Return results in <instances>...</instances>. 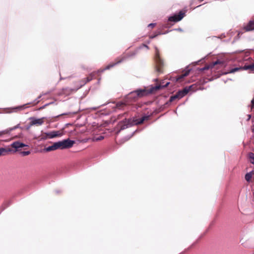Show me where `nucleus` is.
Returning a JSON list of instances; mask_svg holds the SVG:
<instances>
[{
    "label": "nucleus",
    "mask_w": 254,
    "mask_h": 254,
    "mask_svg": "<svg viewBox=\"0 0 254 254\" xmlns=\"http://www.w3.org/2000/svg\"><path fill=\"white\" fill-rule=\"evenodd\" d=\"M57 149H58V148L56 142L54 143L53 145L48 146L45 149L46 151L48 152L55 150Z\"/></svg>",
    "instance_id": "dca6fc26"
},
{
    "label": "nucleus",
    "mask_w": 254,
    "mask_h": 254,
    "mask_svg": "<svg viewBox=\"0 0 254 254\" xmlns=\"http://www.w3.org/2000/svg\"><path fill=\"white\" fill-rule=\"evenodd\" d=\"M11 151V149H10L9 148H2V147L0 148V156L5 155L7 153L10 152Z\"/></svg>",
    "instance_id": "4468645a"
},
{
    "label": "nucleus",
    "mask_w": 254,
    "mask_h": 254,
    "mask_svg": "<svg viewBox=\"0 0 254 254\" xmlns=\"http://www.w3.org/2000/svg\"><path fill=\"white\" fill-rule=\"evenodd\" d=\"M45 118H42L40 119H36L34 118H31L30 120H31L30 125V126L34 125H41L44 123Z\"/></svg>",
    "instance_id": "0eeeda50"
},
{
    "label": "nucleus",
    "mask_w": 254,
    "mask_h": 254,
    "mask_svg": "<svg viewBox=\"0 0 254 254\" xmlns=\"http://www.w3.org/2000/svg\"><path fill=\"white\" fill-rule=\"evenodd\" d=\"M254 175V172H251L247 173L245 175L246 180L247 182H250Z\"/></svg>",
    "instance_id": "2eb2a0df"
},
{
    "label": "nucleus",
    "mask_w": 254,
    "mask_h": 254,
    "mask_svg": "<svg viewBox=\"0 0 254 254\" xmlns=\"http://www.w3.org/2000/svg\"><path fill=\"white\" fill-rule=\"evenodd\" d=\"M103 138H104V136H102V135H100V136H99L98 137H96V136L94 137L93 138V140L94 141H97L101 140Z\"/></svg>",
    "instance_id": "4be33fe9"
},
{
    "label": "nucleus",
    "mask_w": 254,
    "mask_h": 254,
    "mask_svg": "<svg viewBox=\"0 0 254 254\" xmlns=\"http://www.w3.org/2000/svg\"><path fill=\"white\" fill-rule=\"evenodd\" d=\"M184 16V13L182 11L180 12L179 15H174V16H170L168 20L170 21L178 22L180 21Z\"/></svg>",
    "instance_id": "423d86ee"
},
{
    "label": "nucleus",
    "mask_w": 254,
    "mask_h": 254,
    "mask_svg": "<svg viewBox=\"0 0 254 254\" xmlns=\"http://www.w3.org/2000/svg\"><path fill=\"white\" fill-rule=\"evenodd\" d=\"M57 148L64 149L71 148L75 143V141L70 140L69 138L64 139L56 142Z\"/></svg>",
    "instance_id": "7ed1b4c3"
},
{
    "label": "nucleus",
    "mask_w": 254,
    "mask_h": 254,
    "mask_svg": "<svg viewBox=\"0 0 254 254\" xmlns=\"http://www.w3.org/2000/svg\"><path fill=\"white\" fill-rule=\"evenodd\" d=\"M46 139H51L63 135V132L60 130H54L45 133Z\"/></svg>",
    "instance_id": "39448f33"
},
{
    "label": "nucleus",
    "mask_w": 254,
    "mask_h": 254,
    "mask_svg": "<svg viewBox=\"0 0 254 254\" xmlns=\"http://www.w3.org/2000/svg\"><path fill=\"white\" fill-rule=\"evenodd\" d=\"M250 162L254 164V153H250L249 155Z\"/></svg>",
    "instance_id": "aec40b11"
},
{
    "label": "nucleus",
    "mask_w": 254,
    "mask_h": 254,
    "mask_svg": "<svg viewBox=\"0 0 254 254\" xmlns=\"http://www.w3.org/2000/svg\"><path fill=\"white\" fill-rule=\"evenodd\" d=\"M30 152L29 151H22L21 152V154L23 155V156H27V155H28L29 154H30Z\"/></svg>",
    "instance_id": "5701e85b"
},
{
    "label": "nucleus",
    "mask_w": 254,
    "mask_h": 254,
    "mask_svg": "<svg viewBox=\"0 0 254 254\" xmlns=\"http://www.w3.org/2000/svg\"><path fill=\"white\" fill-rule=\"evenodd\" d=\"M25 105L20 106L10 109H7L5 112L6 113H11L12 112H17L18 110H21L24 109Z\"/></svg>",
    "instance_id": "9b49d317"
},
{
    "label": "nucleus",
    "mask_w": 254,
    "mask_h": 254,
    "mask_svg": "<svg viewBox=\"0 0 254 254\" xmlns=\"http://www.w3.org/2000/svg\"><path fill=\"white\" fill-rule=\"evenodd\" d=\"M220 63H222L221 62H220V61L218 60L215 62L213 63V65H216L217 64H220Z\"/></svg>",
    "instance_id": "a878e982"
},
{
    "label": "nucleus",
    "mask_w": 254,
    "mask_h": 254,
    "mask_svg": "<svg viewBox=\"0 0 254 254\" xmlns=\"http://www.w3.org/2000/svg\"><path fill=\"white\" fill-rule=\"evenodd\" d=\"M92 78V77H88L87 78V81L88 82L89 81H90Z\"/></svg>",
    "instance_id": "cd10ccee"
},
{
    "label": "nucleus",
    "mask_w": 254,
    "mask_h": 254,
    "mask_svg": "<svg viewBox=\"0 0 254 254\" xmlns=\"http://www.w3.org/2000/svg\"><path fill=\"white\" fill-rule=\"evenodd\" d=\"M244 70L250 69L254 73V64H251L248 65H245L243 66Z\"/></svg>",
    "instance_id": "a211bd4d"
},
{
    "label": "nucleus",
    "mask_w": 254,
    "mask_h": 254,
    "mask_svg": "<svg viewBox=\"0 0 254 254\" xmlns=\"http://www.w3.org/2000/svg\"><path fill=\"white\" fill-rule=\"evenodd\" d=\"M251 115H249L248 116V118H249L248 120H249L251 118Z\"/></svg>",
    "instance_id": "7c9ffc66"
},
{
    "label": "nucleus",
    "mask_w": 254,
    "mask_h": 254,
    "mask_svg": "<svg viewBox=\"0 0 254 254\" xmlns=\"http://www.w3.org/2000/svg\"><path fill=\"white\" fill-rule=\"evenodd\" d=\"M121 62V61H118L117 62L115 63H114V64H109L108 65H107L103 70H102L101 71H103V70H107V69H110L111 67H113L115 65H116V64L119 63Z\"/></svg>",
    "instance_id": "6ab92c4d"
},
{
    "label": "nucleus",
    "mask_w": 254,
    "mask_h": 254,
    "mask_svg": "<svg viewBox=\"0 0 254 254\" xmlns=\"http://www.w3.org/2000/svg\"><path fill=\"white\" fill-rule=\"evenodd\" d=\"M240 70H244L243 69V66L233 68L230 69L229 71L225 73V74L234 73V72H235L236 71H239Z\"/></svg>",
    "instance_id": "f3484780"
},
{
    "label": "nucleus",
    "mask_w": 254,
    "mask_h": 254,
    "mask_svg": "<svg viewBox=\"0 0 254 254\" xmlns=\"http://www.w3.org/2000/svg\"><path fill=\"white\" fill-rule=\"evenodd\" d=\"M189 70H188L186 71L183 74L178 76L177 77H172V80L175 81H180L182 78H184L185 77L188 76L189 74Z\"/></svg>",
    "instance_id": "ddd939ff"
},
{
    "label": "nucleus",
    "mask_w": 254,
    "mask_h": 254,
    "mask_svg": "<svg viewBox=\"0 0 254 254\" xmlns=\"http://www.w3.org/2000/svg\"><path fill=\"white\" fill-rule=\"evenodd\" d=\"M148 93L145 89H138L130 92L128 95V98H133V100H135L137 98L141 97L147 95Z\"/></svg>",
    "instance_id": "20e7f679"
},
{
    "label": "nucleus",
    "mask_w": 254,
    "mask_h": 254,
    "mask_svg": "<svg viewBox=\"0 0 254 254\" xmlns=\"http://www.w3.org/2000/svg\"><path fill=\"white\" fill-rule=\"evenodd\" d=\"M155 60L156 62L159 65H161L162 64V61L159 56V50L157 47H155Z\"/></svg>",
    "instance_id": "6e6552de"
},
{
    "label": "nucleus",
    "mask_w": 254,
    "mask_h": 254,
    "mask_svg": "<svg viewBox=\"0 0 254 254\" xmlns=\"http://www.w3.org/2000/svg\"><path fill=\"white\" fill-rule=\"evenodd\" d=\"M157 70H158V72H161V69H160L159 67H158V68L157 69Z\"/></svg>",
    "instance_id": "c85d7f7f"
},
{
    "label": "nucleus",
    "mask_w": 254,
    "mask_h": 254,
    "mask_svg": "<svg viewBox=\"0 0 254 254\" xmlns=\"http://www.w3.org/2000/svg\"><path fill=\"white\" fill-rule=\"evenodd\" d=\"M148 118L149 117L144 116L140 119H137L135 118L128 120L126 119L125 121H123L119 123V127H120L121 130H123L132 126L141 124Z\"/></svg>",
    "instance_id": "f257e3e1"
},
{
    "label": "nucleus",
    "mask_w": 254,
    "mask_h": 254,
    "mask_svg": "<svg viewBox=\"0 0 254 254\" xmlns=\"http://www.w3.org/2000/svg\"><path fill=\"white\" fill-rule=\"evenodd\" d=\"M155 25V23H150L148 25V27H153Z\"/></svg>",
    "instance_id": "bb28decb"
},
{
    "label": "nucleus",
    "mask_w": 254,
    "mask_h": 254,
    "mask_svg": "<svg viewBox=\"0 0 254 254\" xmlns=\"http://www.w3.org/2000/svg\"><path fill=\"white\" fill-rule=\"evenodd\" d=\"M169 82H167L165 83L163 82L161 83L159 85H156L155 87L152 88V89L150 91V92H153L154 90H159L162 88L166 87L169 84Z\"/></svg>",
    "instance_id": "9d476101"
},
{
    "label": "nucleus",
    "mask_w": 254,
    "mask_h": 254,
    "mask_svg": "<svg viewBox=\"0 0 254 254\" xmlns=\"http://www.w3.org/2000/svg\"><path fill=\"white\" fill-rule=\"evenodd\" d=\"M144 46H145V47H146L147 48H148V46H146V45H144Z\"/></svg>",
    "instance_id": "2f4dec72"
},
{
    "label": "nucleus",
    "mask_w": 254,
    "mask_h": 254,
    "mask_svg": "<svg viewBox=\"0 0 254 254\" xmlns=\"http://www.w3.org/2000/svg\"><path fill=\"white\" fill-rule=\"evenodd\" d=\"M246 31H250L254 29V20L250 21L248 24L244 27Z\"/></svg>",
    "instance_id": "f8f14e48"
},
{
    "label": "nucleus",
    "mask_w": 254,
    "mask_h": 254,
    "mask_svg": "<svg viewBox=\"0 0 254 254\" xmlns=\"http://www.w3.org/2000/svg\"><path fill=\"white\" fill-rule=\"evenodd\" d=\"M27 146H28L27 145H26V144H25L23 143L20 142L19 141H15L11 144V146L12 148L16 149V150H17L18 149H19L20 148H22L23 147Z\"/></svg>",
    "instance_id": "1a4fd4ad"
},
{
    "label": "nucleus",
    "mask_w": 254,
    "mask_h": 254,
    "mask_svg": "<svg viewBox=\"0 0 254 254\" xmlns=\"http://www.w3.org/2000/svg\"><path fill=\"white\" fill-rule=\"evenodd\" d=\"M19 127V125H17L12 127H10V128L11 130L12 131V130L15 129L16 128H18Z\"/></svg>",
    "instance_id": "393cba45"
},
{
    "label": "nucleus",
    "mask_w": 254,
    "mask_h": 254,
    "mask_svg": "<svg viewBox=\"0 0 254 254\" xmlns=\"http://www.w3.org/2000/svg\"><path fill=\"white\" fill-rule=\"evenodd\" d=\"M194 85H190L189 87L184 88L182 90L179 91L174 96H171L170 99V101L172 102L175 99H180L185 96L190 91L193 90V87Z\"/></svg>",
    "instance_id": "f03ea898"
},
{
    "label": "nucleus",
    "mask_w": 254,
    "mask_h": 254,
    "mask_svg": "<svg viewBox=\"0 0 254 254\" xmlns=\"http://www.w3.org/2000/svg\"><path fill=\"white\" fill-rule=\"evenodd\" d=\"M156 36H150V38H153L155 37Z\"/></svg>",
    "instance_id": "c756f323"
},
{
    "label": "nucleus",
    "mask_w": 254,
    "mask_h": 254,
    "mask_svg": "<svg viewBox=\"0 0 254 254\" xmlns=\"http://www.w3.org/2000/svg\"><path fill=\"white\" fill-rule=\"evenodd\" d=\"M251 109H254V98L251 101Z\"/></svg>",
    "instance_id": "b1692460"
},
{
    "label": "nucleus",
    "mask_w": 254,
    "mask_h": 254,
    "mask_svg": "<svg viewBox=\"0 0 254 254\" xmlns=\"http://www.w3.org/2000/svg\"><path fill=\"white\" fill-rule=\"evenodd\" d=\"M11 131L10 128H7L4 130H3L0 132V134H8Z\"/></svg>",
    "instance_id": "412c9836"
}]
</instances>
